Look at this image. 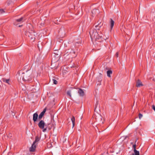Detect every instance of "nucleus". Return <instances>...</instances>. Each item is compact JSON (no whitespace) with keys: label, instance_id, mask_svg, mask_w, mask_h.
Masks as SVG:
<instances>
[{"label":"nucleus","instance_id":"nucleus-7","mask_svg":"<svg viewBox=\"0 0 155 155\" xmlns=\"http://www.w3.org/2000/svg\"><path fill=\"white\" fill-rule=\"evenodd\" d=\"M93 16L97 15L99 13V11L98 9H93L91 12Z\"/></svg>","mask_w":155,"mask_h":155},{"label":"nucleus","instance_id":"nucleus-8","mask_svg":"<svg viewBox=\"0 0 155 155\" xmlns=\"http://www.w3.org/2000/svg\"><path fill=\"white\" fill-rule=\"evenodd\" d=\"M98 23L95 24V27L97 29H99V28L103 24L101 23V21H98Z\"/></svg>","mask_w":155,"mask_h":155},{"label":"nucleus","instance_id":"nucleus-20","mask_svg":"<svg viewBox=\"0 0 155 155\" xmlns=\"http://www.w3.org/2000/svg\"><path fill=\"white\" fill-rule=\"evenodd\" d=\"M134 155H140V153L138 151L135 150H134Z\"/></svg>","mask_w":155,"mask_h":155},{"label":"nucleus","instance_id":"nucleus-18","mask_svg":"<svg viewBox=\"0 0 155 155\" xmlns=\"http://www.w3.org/2000/svg\"><path fill=\"white\" fill-rule=\"evenodd\" d=\"M71 90H69L67 91V94L68 95L69 98L71 99Z\"/></svg>","mask_w":155,"mask_h":155},{"label":"nucleus","instance_id":"nucleus-14","mask_svg":"<svg viewBox=\"0 0 155 155\" xmlns=\"http://www.w3.org/2000/svg\"><path fill=\"white\" fill-rule=\"evenodd\" d=\"M70 54L72 56V57H75L77 55L75 53V51L73 50H72L70 52Z\"/></svg>","mask_w":155,"mask_h":155},{"label":"nucleus","instance_id":"nucleus-17","mask_svg":"<svg viewBox=\"0 0 155 155\" xmlns=\"http://www.w3.org/2000/svg\"><path fill=\"white\" fill-rule=\"evenodd\" d=\"M71 120L73 124V127L74 126L75 124V117L74 116H72V117L71 118Z\"/></svg>","mask_w":155,"mask_h":155},{"label":"nucleus","instance_id":"nucleus-22","mask_svg":"<svg viewBox=\"0 0 155 155\" xmlns=\"http://www.w3.org/2000/svg\"><path fill=\"white\" fill-rule=\"evenodd\" d=\"M98 101H97L94 106V110L95 111H96L97 107V106H98Z\"/></svg>","mask_w":155,"mask_h":155},{"label":"nucleus","instance_id":"nucleus-23","mask_svg":"<svg viewBox=\"0 0 155 155\" xmlns=\"http://www.w3.org/2000/svg\"><path fill=\"white\" fill-rule=\"evenodd\" d=\"M52 81H53V83L54 84H57L58 83V81L55 79H52Z\"/></svg>","mask_w":155,"mask_h":155},{"label":"nucleus","instance_id":"nucleus-5","mask_svg":"<svg viewBox=\"0 0 155 155\" xmlns=\"http://www.w3.org/2000/svg\"><path fill=\"white\" fill-rule=\"evenodd\" d=\"M27 34L28 37L30 38V39L34 41L35 38V32H34L33 31H31V32L27 33Z\"/></svg>","mask_w":155,"mask_h":155},{"label":"nucleus","instance_id":"nucleus-10","mask_svg":"<svg viewBox=\"0 0 155 155\" xmlns=\"http://www.w3.org/2000/svg\"><path fill=\"white\" fill-rule=\"evenodd\" d=\"M38 116V114L37 112L34 113L33 114V120L35 123L37 121Z\"/></svg>","mask_w":155,"mask_h":155},{"label":"nucleus","instance_id":"nucleus-29","mask_svg":"<svg viewBox=\"0 0 155 155\" xmlns=\"http://www.w3.org/2000/svg\"><path fill=\"white\" fill-rule=\"evenodd\" d=\"M132 155H134V153H133Z\"/></svg>","mask_w":155,"mask_h":155},{"label":"nucleus","instance_id":"nucleus-4","mask_svg":"<svg viewBox=\"0 0 155 155\" xmlns=\"http://www.w3.org/2000/svg\"><path fill=\"white\" fill-rule=\"evenodd\" d=\"M95 117L96 122H98L99 123V124H103L104 120L103 119L102 120V117L101 115L98 114L97 115L94 116Z\"/></svg>","mask_w":155,"mask_h":155},{"label":"nucleus","instance_id":"nucleus-3","mask_svg":"<svg viewBox=\"0 0 155 155\" xmlns=\"http://www.w3.org/2000/svg\"><path fill=\"white\" fill-rule=\"evenodd\" d=\"M50 124H45V123L44 120H40L38 124V126L39 128L42 129V131L43 132H45L48 129L50 130L51 129V127H48V126L50 125Z\"/></svg>","mask_w":155,"mask_h":155},{"label":"nucleus","instance_id":"nucleus-28","mask_svg":"<svg viewBox=\"0 0 155 155\" xmlns=\"http://www.w3.org/2000/svg\"><path fill=\"white\" fill-rule=\"evenodd\" d=\"M12 154L11 153H8V155H12Z\"/></svg>","mask_w":155,"mask_h":155},{"label":"nucleus","instance_id":"nucleus-27","mask_svg":"<svg viewBox=\"0 0 155 155\" xmlns=\"http://www.w3.org/2000/svg\"><path fill=\"white\" fill-rule=\"evenodd\" d=\"M118 54H119V53H118V52H117L116 54H115V56H116V57H118Z\"/></svg>","mask_w":155,"mask_h":155},{"label":"nucleus","instance_id":"nucleus-11","mask_svg":"<svg viewBox=\"0 0 155 155\" xmlns=\"http://www.w3.org/2000/svg\"><path fill=\"white\" fill-rule=\"evenodd\" d=\"M46 110L45 108L43 110L39 115L38 116L39 119L41 120L42 118L46 111Z\"/></svg>","mask_w":155,"mask_h":155},{"label":"nucleus","instance_id":"nucleus-21","mask_svg":"<svg viewBox=\"0 0 155 155\" xmlns=\"http://www.w3.org/2000/svg\"><path fill=\"white\" fill-rule=\"evenodd\" d=\"M23 17H21L19 19H17L15 21L17 22H20L22 21L23 20Z\"/></svg>","mask_w":155,"mask_h":155},{"label":"nucleus","instance_id":"nucleus-13","mask_svg":"<svg viewBox=\"0 0 155 155\" xmlns=\"http://www.w3.org/2000/svg\"><path fill=\"white\" fill-rule=\"evenodd\" d=\"M110 29L111 30H112L114 26V22L112 18H110Z\"/></svg>","mask_w":155,"mask_h":155},{"label":"nucleus","instance_id":"nucleus-25","mask_svg":"<svg viewBox=\"0 0 155 155\" xmlns=\"http://www.w3.org/2000/svg\"><path fill=\"white\" fill-rule=\"evenodd\" d=\"M143 116V115L142 114L140 113L139 114V118L140 119L141 117H142Z\"/></svg>","mask_w":155,"mask_h":155},{"label":"nucleus","instance_id":"nucleus-16","mask_svg":"<svg viewBox=\"0 0 155 155\" xmlns=\"http://www.w3.org/2000/svg\"><path fill=\"white\" fill-rule=\"evenodd\" d=\"M40 138L38 136H36L35 137V140L33 142L34 143H36L37 142H38L40 140Z\"/></svg>","mask_w":155,"mask_h":155},{"label":"nucleus","instance_id":"nucleus-1","mask_svg":"<svg viewBox=\"0 0 155 155\" xmlns=\"http://www.w3.org/2000/svg\"><path fill=\"white\" fill-rule=\"evenodd\" d=\"M89 33L92 40L99 41V42L102 40V36L99 35L96 30H91Z\"/></svg>","mask_w":155,"mask_h":155},{"label":"nucleus","instance_id":"nucleus-9","mask_svg":"<svg viewBox=\"0 0 155 155\" xmlns=\"http://www.w3.org/2000/svg\"><path fill=\"white\" fill-rule=\"evenodd\" d=\"M143 86V85L140 80L138 79L137 81L136 82V86L137 87H139Z\"/></svg>","mask_w":155,"mask_h":155},{"label":"nucleus","instance_id":"nucleus-26","mask_svg":"<svg viewBox=\"0 0 155 155\" xmlns=\"http://www.w3.org/2000/svg\"><path fill=\"white\" fill-rule=\"evenodd\" d=\"M133 148L134 149V150H136V145L135 144H134L133 145Z\"/></svg>","mask_w":155,"mask_h":155},{"label":"nucleus","instance_id":"nucleus-19","mask_svg":"<svg viewBox=\"0 0 155 155\" xmlns=\"http://www.w3.org/2000/svg\"><path fill=\"white\" fill-rule=\"evenodd\" d=\"M112 72L111 70H109L108 71H107V76L109 77H110V74H112Z\"/></svg>","mask_w":155,"mask_h":155},{"label":"nucleus","instance_id":"nucleus-24","mask_svg":"<svg viewBox=\"0 0 155 155\" xmlns=\"http://www.w3.org/2000/svg\"><path fill=\"white\" fill-rule=\"evenodd\" d=\"M5 12L3 9H0V14Z\"/></svg>","mask_w":155,"mask_h":155},{"label":"nucleus","instance_id":"nucleus-12","mask_svg":"<svg viewBox=\"0 0 155 155\" xmlns=\"http://www.w3.org/2000/svg\"><path fill=\"white\" fill-rule=\"evenodd\" d=\"M78 93L80 96L83 97L84 95V91L81 88H79Z\"/></svg>","mask_w":155,"mask_h":155},{"label":"nucleus","instance_id":"nucleus-6","mask_svg":"<svg viewBox=\"0 0 155 155\" xmlns=\"http://www.w3.org/2000/svg\"><path fill=\"white\" fill-rule=\"evenodd\" d=\"M35 143L33 142L31 147L30 148L29 150L31 152H34L36 147V145Z\"/></svg>","mask_w":155,"mask_h":155},{"label":"nucleus","instance_id":"nucleus-30","mask_svg":"<svg viewBox=\"0 0 155 155\" xmlns=\"http://www.w3.org/2000/svg\"><path fill=\"white\" fill-rule=\"evenodd\" d=\"M21 25H19V27H21Z\"/></svg>","mask_w":155,"mask_h":155},{"label":"nucleus","instance_id":"nucleus-15","mask_svg":"<svg viewBox=\"0 0 155 155\" xmlns=\"http://www.w3.org/2000/svg\"><path fill=\"white\" fill-rule=\"evenodd\" d=\"M2 81L3 82H5L6 83L8 84H10L9 83V79H6L5 78H2Z\"/></svg>","mask_w":155,"mask_h":155},{"label":"nucleus","instance_id":"nucleus-2","mask_svg":"<svg viewBox=\"0 0 155 155\" xmlns=\"http://www.w3.org/2000/svg\"><path fill=\"white\" fill-rule=\"evenodd\" d=\"M31 73L27 71L25 73H23L21 75L20 74H18V78L21 76L20 80L21 79V77L22 76V79L24 81H31L32 78L30 76Z\"/></svg>","mask_w":155,"mask_h":155}]
</instances>
